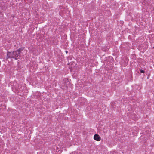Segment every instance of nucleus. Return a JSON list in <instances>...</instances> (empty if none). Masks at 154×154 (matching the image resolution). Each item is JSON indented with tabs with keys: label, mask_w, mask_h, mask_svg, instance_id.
<instances>
[{
	"label": "nucleus",
	"mask_w": 154,
	"mask_h": 154,
	"mask_svg": "<svg viewBox=\"0 0 154 154\" xmlns=\"http://www.w3.org/2000/svg\"><path fill=\"white\" fill-rule=\"evenodd\" d=\"M23 50L22 48H20L13 52H8L7 53V58H14L16 60L19 59L20 57V53Z\"/></svg>",
	"instance_id": "f257e3e1"
},
{
	"label": "nucleus",
	"mask_w": 154,
	"mask_h": 154,
	"mask_svg": "<svg viewBox=\"0 0 154 154\" xmlns=\"http://www.w3.org/2000/svg\"><path fill=\"white\" fill-rule=\"evenodd\" d=\"M94 139L97 141H100L101 140V138L99 135L97 134H95L94 136Z\"/></svg>",
	"instance_id": "f03ea898"
},
{
	"label": "nucleus",
	"mask_w": 154,
	"mask_h": 154,
	"mask_svg": "<svg viewBox=\"0 0 154 154\" xmlns=\"http://www.w3.org/2000/svg\"><path fill=\"white\" fill-rule=\"evenodd\" d=\"M63 82L64 83H67L68 81L66 79H64L63 80Z\"/></svg>",
	"instance_id": "7ed1b4c3"
},
{
	"label": "nucleus",
	"mask_w": 154,
	"mask_h": 154,
	"mask_svg": "<svg viewBox=\"0 0 154 154\" xmlns=\"http://www.w3.org/2000/svg\"><path fill=\"white\" fill-rule=\"evenodd\" d=\"M140 72L141 73H144L145 72L142 69H140Z\"/></svg>",
	"instance_id": "20e7f679"
},
{
	"label": "nucleus",
	"mask_w": 154,
	"mask_h": 154,
	"mask_svg": "<svg viewBox=\"0 0 154 154\" xmlns=\"http://www.w3.org/2000/svg\"><path fill=\"white\" fill-rule=\"evenodd\" d=\"M142 4H143V5H145V2H142Z\"/></svg>",
	"instance_id": "39448f33"
},
{
	"label": "nucleus",
	"mask_w": 154,
	"mask_h": 154,
	"mask_svg": "<svg viewBox=\"0 0 154 154\" xmlns=\"http://www.w3.org/2000/svg\"><path fill=\"white\" fill-rule=\"evenodd\" d=\"M64 86H66V84H64Z\"/></svg>",
	"instance_id": "423d86ee"
},
{
	"label": "nucleus",
	"mask_w": 154,
	"mask_h": 154,
	"mask_svg": "<svg viewBox=\"0 0 154 154\" xmlns=\"http://www.w3.org/2000/svg\"><path fill=\"white\" fill-rule=\"evenodd\" d=\"M153 48H154V47H153Z\"/></svg>",
	"instance_id": "0eeeda50"
}]
</instances>
